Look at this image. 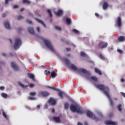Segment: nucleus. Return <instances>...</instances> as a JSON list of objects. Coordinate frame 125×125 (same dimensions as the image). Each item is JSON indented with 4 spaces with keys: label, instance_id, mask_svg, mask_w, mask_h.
Instances as JSON below:
<instances>
[{
    "label": "nucleus",
    "instance_id": "obj_1",
    "mask_svg": "<svg viewBox=\"0 0 125 125\" xmlns=\"http://www.w3.org/2000/svg\"><path fill=\"white\" fill-rule=\"evenodd\" d=\"M96 86L97 88H98V89L103 91L104 94H105V95L107 96V98H108L111 106H113V100H112L110 95H109V93L110 92V89L109 88V87L107 86H105L103 84H98Z\"/></svg>",
    "mask_w": 125,
    "mask_h": 125
},
{
    "label": "nucleus",
    "instance_id": "obj_2",
    "mask_svg": "<svg viewBox=\"0 0 125 125\" xmlns=\"http://www.w3.org/2000/svg\"><path fill=\"white\" fill-rule=\"evenodd\" d=\"M69 108L71 112H73L74 113L76 112L80 115H83V114L84 113V111L82 110V107L78 104H71Z\"/></svg>",
    "mask_w": 125,
    "mask_h": 125
},
{
    "label": "nucleus",
    "instance_id": "obj_3",
    "mask_svg": "<svg viewBox=\"0 0 125 125\" xmlns=\"http://www.w3.org/2000/svg\"><path fill=\"white\" fill-rule=\"evenodd\" d=\"M48 88H50L51 89H53V90H55V91H59V93L58 94V96L61 98V99H63V96H65L66 94L62 92V91H60L59 89L56 88L55 87H51L49 86H47Z\"/></svg>",
    "mask_w": 125,
    "mask_h": 125
},
{
    "label": "nucleus",
    "instance_id": "obj_4",
    "mask_svg": "<svg viewBox=\"0 0 125 125\" xmlns=\"http://www.w3.org/2000/svg\"><path fill=\"white\" fill-rule=\"evenodd\" d=\"M70 68L72 70H73V71H78V72H80V73L87 74V70L83 68L78 69L77 66H76V65H75L74 64H71L70 65Z\"/></svg>",
    "mask_w": 125,
    "mask_h": 125
},
{
    "label": "nucleus",
    "instance_id": "obj_5",
    "mask_svg": "<svg viewBox=\"0 0 125 125\" xmlns=\"http://www.w3.org/2000/svg\"><path fill=\"white\" fill-rule=\"evenodd\" d=\"M44 43L45 44V45L51 51L53 52H55V50H54V48H53V47L52 46V44H51V42H49L48 40H44Z\"/></svg>",
    "mask_w": 125,
    "mask_h": 125
},
{
    "label": "nucleus",
    "instance_id": "obj_6",
    "mask_svg": "<svg viewBox=\"0 0 125 125\" xmlns=\"http://www.w3.org/2000/svg\"><path fill=\"white\" fill-rule=\"evenodd\" d=\"M22 42H21V39L20 38H16L15 39V42L14 45V49L16 50L18 49L20 46H21V44Z\"/></svg>",
    "mask_w": 125,
    "mask_h": 125
},
{
    "label": "nucleus",
    "instance_id": "obj_7",
    "mask_svg": "<svg viewBox=\"0 0 125 125\" xmlns=\"http://www.w3.org/2000/svg\"><path fill=\"white\" fill-rule=\"evenodd\" d=\"M108 45V43L107 42H104L101 41L98 45L99 48L101 47L102 49H103V48H105V47H107Z\"/></svg>",
    "mask_w": 125,
    "mask_h": 125
},
{
    "label": "nucleus",
    "instance_id": "obj_8",
    "mask_svg": "<svg viewBox=\"0 0 125 125\" xmlns=\"http://www.w3.org/2000/svg\"><path fill=\"white\" fill-rule=\"evenodd\" d=\"M39 95H42L43 97H46L49 95V93L45 91H41L39 92Z\"/></svg>",
    "mask_w": 125,
    "mask_h": 125
},
{
    "label": "nucleus",
    "instance_id": "obj_9",
    "mask_svg": "<svg viewBox=\"0 0 125 125\" xmlns=\"http://www.w3.org/2000/svg\"><path fill=\"white\" fill-rule=\"evenodd\" d=\"M28 31L31 35H35V30H34V27H29L27 28Z\"/></svg>",
    "mask_w": 125,
    "mask_h": 125
},
{
    "label": "nucleus",
    "instance_id": "obj_10",
    "mask_svg": "<svg viewBox=\"0 0 125 125\" xmlns=\"http://www.w3.org/2000/svg\"><path fill=\"white\" fill-rule=\"evenodd\" d=\"M11 67L12 68L14 69L15 71H18L19 70V67H18V66H17V65L15 64V63H14V62H11Z\"/></svg>",
    "mask_w": 125,
    "mask_h": 125
},
{
    "label": "nucleus",
    "instance_id": "obj_11",
    "mask_svg": "<svg viewBox=\"0 0 125 125\" xmlns=\"http://www.w3.org/2000/svg\"><path fill=\"white\" fill-rule=\"evenodd\" d=\"M105 124L106 125H117V123L111 121H106L105 122Z\"/></svg>",
    "mask_w": 125,
    "mask_h": 125
},
{
    "label": "nucleus",
    "instance_id": "obj_12",
    "mask_svg": "<svg viewBox=\"0 0 125 125\" xmlns=\"http://www.w3.org/2000/svg\"><path fill=\"white\" fill-rule=\"evenodd\" d=\"M4 26L6 29H7V30H10V25H9V22L7 21L4 22Z\"/></svg>",
    "mask_w": 125,
    "mask_h": 125
},
{
    "label": "nucleus",
    "instance_id": "obj_13",
    "mask_svg": "<svg viewBox=\"0 0 125 125\" xmlns=\"http://www.w3.org/2000/svg\"><path fill=\"white\" fill-rule=\"evenodd\" d=\"M49 103L51 104V105H55L56 103V101L54 99L50 98L48 101Z\"/></svg>",
    "mask_w": 125,
    "mask_h": 125
},
{
    "label": "nucleus",
    "instance_id": "obj_14",
    "mask_svg": "<svg viewBox=\"0 0 125 125\" xmlns=\"http://www.w3.org/2000/svg\"><path fill=\"white\" fill-rule=\"evenodd\" d=\"M36 21L38 23H40V24H42V26H43L44 28H46V26L45 25V24H44V22H43L42 21L37 18L36 19Z\"/></svg>",
    "mask_w": 125,
    "mask_h": 125
},
{
    "label": "nucleus",
    "instance_id": "obj_15",
    "mask_svg": "<svg viewBox=\"0 0 125 125\" xmlns=\"http://www.w3.org/2000/svg\"><path fill=\"white\" fill-rule=\"evenodd\" d=\"M86 116L88 118H92L93 117V113L90 112L89 110L87 111L86 112Z\"/></svg>",
    "mask_w": 125,
    "mask_h": 125
},
{
    "label": "nucleus",
    "instance_id": "obj_16",
    "mask_svg": "<svg viewBox=\"0 0 125 125\" xmlns=\"http://www.w3.org/2000/svg\"><path fill=\"white\" fill-rule=\"evenodd\" d=\"M117 25L119 27L122 26V19H121V17L117 18Z\"/></svg>",
    "mask_w": 125,
    "mask_h": 125
},
{
    "label": "nucleus",
    "instance_id": "obj_17",
    "mask_svg": "<svg viewBox=\"0 0 125 125\" xmlns=\"http://www.w3.org/2000/svg\"><path fill=\"white\" fill-rule=\"evenodd\" d=\"M55 14L57 16H61L62 14H63V11L61 10H59L58 12L55 13Z\"/></svg>",
    "mask_w": 125,
    "mask_h": 125
},
{
    "label": "nucleus",
    "instance_id": "obj_18",
    "mask_svg": "<svg viewBox=\"0 0 125 125\" xmlns=\"http://www.w3.org/2000/svg\"><path fill=\"white\" fill-rule=\"evenodd\" d=\"M54 121L56 122V123H60V117L54 116L53 117Z\"/></svg>",
    "mask_w": 125,
    "mask_h": 125
},
{
    "label": "nucleus",
    "instance_id": "obj_19",
    "mask_svg": "<svg viewBox=\"0 0 125 125\" xmlns=\"http://www.w3.org/2000/svg\"><path fill=\"white\" fill-rule=\"evenodd\" d=\"M18 84L21 86V87H22V88H27L28 87V85H25L23 83H21V82H18Z\"/></svg>",
    "mask_w": 125,
    "mask_h": 125
},
{
    "label": "nucleus",
    "instance_id": "obj_20",
    "mask_svg": "<svg viewBox=\"0 0 125 125\" xmlns=\"http://www.w3.org/2000/svg\"><path fill=\"white\" fill-rule=\"evenodd\" d=\"M95 73H97V74H99L100 76L102 75V73H101V71L99 69H98L97 68H94Z\"/></svg>",
    "mask_w": 125,
    "mask_h": 125
},
{
    "label": "nucleus",
    "instance_id": "obj_21",
    "mask_svg": "<svg viewBox=\"0 0 125 125\" xmlns=\"http://www.w3.org/2000/svg\"><path fill=\"white\" fill-rule=\"evenodd\" d=\"M108 3L105 2L104 3L103 5V8L104 10H105V9H107V8L108 7Z\"/></svg>",
    "mask_w": 125,
    "mask_h": 125
},
{
    "label": "nucleus",
    "instance_id": "obj_22",
    "mask_svg": "<svg viewBox=\"0 0 125 125\" xmlns=\"http://www.w3.org/2000/svg\"><path fill=\"white\" fill-rule=\"evenodd\" d=\"M50 76L52 78H55L57 76V74H56L55 71H52Z\"/></svg>",
    "mask_w": 125,
    "mask_h": 125
},
{
    "label": "nucleus",
    "instance_id": "obj_23",
    "mask_svg": "<svg viewBox=\"0 0 125 125\" xmlns=\"http://www.w3.org/2000/svg\"><path fill=\"white\" fill-rule=\"evenodd\" d=\"M125 40V36H120L118 39V41L119 42H124Z\"/></svg>",
    "mask_w": 125,
    "mask_h": 125
},
{
    "label": "nucleus",
    "instance_id": "obj_24",
    "mask_svg": "<svg viewBox=\"0 0 125 125\" xmlns=\"http://www.w3.org/2000/svg\"><path fill=\"white\" fill-rule=\"evenodd\" d=\"M22 2L25 4H30L31 3V1L29 0H22Z\"/></svg>",
    "mask_w": 125,
    "mask_h": 125
},
{
    "label": "nucleus",
    "instance_id": "obj_25",
    "mask_svg": "<svg viewBox=\"0 0 125 125\" xmlns=\"http://www.w3.org/2000/svg\"><path fill=\"white\" fill-rule=\"evenodd\" d=\"M91 80H92V81H94V82H97V81H98V79H97V77L95 76L91 77Z\"/></svg>",
    "mask_w": 125,
    "mask_h": 125
},
{
    "label": "nucleus",
    "instance_id": "obj_26",
    "mask_svg": "<svg viewBox=\"0 0 125 125\" xmlns=\"http://www.w3.org/2000/svg\"><path fill=\"white\" fill-rule=\"evenodd\" d=\"M28 78H29L30 79H32V80H34L35 76H34V75L31 74V73H29L28 74Z\"/></svg>",
    "mask_w": 125,
    "mask_h": 125
},
{
    "label": "nucleus",
    "instance_id": "obj_27",
    "mask_svg": "<svg viewBox=\"0 0 125 125\" xmlns=\"http://www.w3.org/2000/svg\"><path fill=\"white\" fill-rule=\"evenodd\" d=\"M66 21L68 25L71 24V23L72 22V21H71V20L69 18L66 19Z\"/></svg>",
    "mask_w": 125,
    "mask_h": 125
},
{
    "label": "nucleus",
    "instance_id": "obj_28",
    "mask_svg": "<svg viewBox=\"0 0 125 125\" xmlns=\"http://www.w3.org/2000/svg\"><path fill=\"white\" fill-rule=\"evenodd\" d=\"M2 115L4 117V119H6V120H8V118L7 117V115H6V114H5V112H4V111L2 112Z\"/></svg>",
    "mask_w": 125,
    "mask_h": 125
},
{
    "label": "nucleus",
    "instance_id": "obj_29",
    "mask_svg": "<svg viewBox=\"0 0 125 125\" xmlns=\"http://www.w3.org/2000/svg\"><path fill=\"white\" fill-rule=\"evenodd\" d=\"M99 57L102 59V60H105V57H104V56L102 54H99Z\"/></svg>",
    "mask_w": 125,
    "mask_h": 125
},
{
    "label": "nucleus",
    "instance_id": "obj_30",
    "mask_svg": "<svg viewBox=\"0 0 125 125\" xmlns=\"http://www.w3.org/2000/svg\"><path fill=\"white\" fill-rule=\"evenodd\" d=\"M117 108H118V110L120 111V112H122V104H119L118 106H117Z\"/></svg>",
    "mask_w": 125,
    "mask_h": 125
},
{
    "label": "nucleus",
    "instance_id": "obj_31",
    "mask_svg": "<svg viewBox=\"0 0 125 125\" xmlns=\"http://www.w3.org/2000/svg\"><path fill=\"white\" fill-rule=\"evenodd\" d=\"M30 96H36L37 95V93L34 92H31L29 93Z\"/></svg>",
    "mask_w": 125,
    "mask_h": 125
},
{
    "label": "nucleus",
    "instance_id": "obj_32",
    "mask_svg": "<svg viewBox=\"0 0 125 125\" xmlns=\"http://www.w3.org/2000/svg\"><path fill=\"white\" fill-rule=\"evenodd\" d=\"M69 108V104L68 103L64 104V109L67 110Z\"/></svg>",
    "mask_w": 125,
    "mask_h": 125
},
{
    "label": "nucleus",
    "instance_id": "obj_33",
    "mask_svg": "<svg viewBox=\"0 0 125 125\" xmlns=\"http://www.w3.org/2000/svg\"><path fill=\"white\" fill-rule=\"evenodd\" d=\"M71 31L72 33H74V34H79V31L76 29H72Z\"/></svg>",
    "mask_w": 125,
    "mask_h": 125
},
{
    "label": "nucleus",
    "instance_id": "obj_34",
    "mask_svg": "<svg viewBox=\"0 0 125 125\" xmlns=\"http://www.w3.org/2000/svg\"><path fill=\"white\" fill-rule=\"evenodd\" d=\"M1 96H2V97H3V98H6V97H7V94H6L4 93H2L1 94Z\"/></svg>",
    "mask_w": 125,
    "mask_h": 125
},
{
    "label": "nucleus",
    "instance_id": "obj_35",
    "mask_svg": "<svg viewBox=\"0 0 125 125\" xmlns=\"http://www.w3.org/2000/svg\"><path fill=\"white\" fill-rule=\"evenodd\" d=\"M64 61H65L66 64H67V65H69V64H70V61L69 60H68L67 59H65Z\"/></svg>",
    "mask_w": 125,
    "mask_h": 125
},
{
    "label": "nucleus",
    "instance_id": "obj_36",
    "mask_svg": "<svg viewBox=\"0 0 125 125\" xmlns=\"http://www.w3.org/2000/svg\"><path fill=\"white\" fill-rule=\"evenodd\" d=\"M47 12H48V13H49L50 17H52V13H51V11L49 9H48Z\"/></svg>",
    "mask_w": 125,
    "mask_h": 125
},
{
    "label": "nucleus",
    "instance_id": "obj_37",
    "mask_svg": "<svg viewBox=\"0 0 125 125\" xmlns=\"http://www.w3.org/2000/svg\"><path fill=\"white\" fill-rule=\"evenodd\" d=\"M93 120H95V121L96 122H98V121H99V118L96 117V116H94L93 117Z\"/></svg>",
    "mask_w": 125,
    "mask_h": 125
},
{
    "label": "nucleus",
    "instance_id": "obj_38",
    "mask_svg": "<svg viewBox=\"0 0 125 125\" xmlns=\"http://www.w3.org/2000/svg\"><path fill=\"white\" fill-rule=\"evenodd\" d=\"M24 19V17L22 16H19L18 17V20H21V19Z\"/></svg>",
    "mask_w": 125,
    "mask_h": 125
},
{
    "label": "nucleus",
    "instance_id": "obj_39",
    "mask_svg": "<svg viewBox=\"0 0 125 125\" xmlns=\"http://www.w3.org/2000/svg\"><path fill=\"white\" fill-rule=\"evenodd\" d=\"M81 56L84 57V56H86V55L84 53V52H81Z\"/></svg>",
    "mask_w": 125,
    "mask_h": 125
},
{
    "label": "nucleus",
    "instance_id": "obj_40",
    "mask_svg": "<svg viewBox=\"0 0 125 125\" xmlns=\"http://www.w3.org/2000/svg\"><path fill=\"white\" fill-rule=\"evenodd\" d=\"M55 29L58 30V31H61V27L59 26H55Z\"/></svg>",
    "mask_w": 125,
    "mask_h": 125
},
{
    "label": "nucleus",
    "instance_id": "obj_41",
    "mask_svg": "<svg viewBox=\"0 0 125 125\" xmlns=\"http://www.w3.org/2000/svg\"><path fill=\"white\" fill-rule=\"evenodd\" d=\"M45 75L46 76H48V75H49V74H50V71H47V70H45Z\"/></svg>",
    "mask_w": 125,
    "mask_h": 125
},
{
    "label": "nucleus",
    "instance_id": "obj_42",
    "mask_svg": "<svg viewBox=\"0 0 125 125\" xmlns=\"http://www.w3.org/2000/svg\"><path fill=\"white\" fill-rule=\"evenodd\" d=\"M34 86H35V84L30 83L29 84V87H30V88H33V87H34Z\"/></svg>",
    "mask_w": 125,
    "mask_h": 125
},
{
    "label": "nucleus",
    "instance_id": "obj_43",
    "mask_svg": "<svg viewBox=\"0 0 125 125\" xmlns=\"http://www.w3.org/2000/svg\"><path fill=\"white\" fill-rule=\"evenodd\" d=\"M118 52H119V53H120L121 54H123V50H122L121 49H118L117 50Z\"/></svg>",
    "mask_w": 125,
    "mask_h": 125
},
{
    "label": "nucleus",
    "instance_id": "obj_44",
    "mask_svg": "<svg viewBox=\"0 0 125 125\" xmlns=\"http://www.w3.org/2000/svg\"><path fill=\"white\" fill-rule=\"evenodd\" d=\"M26 22L27 23H28V24H32V21H31L29 20H27Z\"/></svg>",
    "mask_w": 125,
    "mask_h": 125
},
{
    "label": "nucleus",
    "instance_id": "obj_45",
    "mask_svg": "<svg viewBox=\"0 0 125 125\" xmlns=\"http://www.w3.org/2000/svg\"><path fill=\"white\" fill-rule=\"evenodd\" d=\"M28 99H29V100H35V98H33V97H28Z\"/></svg>",
    "mask_w": 125,
    "mask_h": 125
},
{
    "label": "nucleus",
    "instance_id": "obj_46",
    "mask_svg": "<svg viewBox=\"0 0 125 125\" xmlns=\"http://www.w3.org/2000/svg\"><path fill=\"white\" fill-rule=\"evenodd\" d=\"M120 81L121 82V83H125V79L121 78Z\"/></svg>",
    "mask_w": 125,
    "mask_h": 125
},
{
    "label": "nucleus",
    "instance_id": "obj_47",
    "mask_svg": "<svg viewBox=\"0 0 125 125\" xmlns=\"http://www.w3.org/2000/svg\"><path fill=\"white\" fill-rule=\"evenodd\" d=\"M5 0V4H7L9 0Z\"/></svg>",
    "mask_w": 125,
    "mask_h": 125
},
{
    "label": "nucleus",
    "instance_id": "obj_48",
    "mask_svg": "<svg viewBox=\"0 0 125 125\" xmlns=\"http://www.w3.org/2000/svg\"><path fill=\"white\" fill-rule=\"evenodd\" d=\"M0 90H3L4 89V86H0Z\"/></svg>",
    "mask_w": 125,
    "mask_h": 125
},
{
    "label": "nucleus",
    "instance_id": "obj_49",
    "mask_svg": "<svg viewBox=\"0 0 125 125\" xmlns=\"http://www.w3.org/2000/svg\"><path fill=\"white\" fill-rule=\"evenodd\" d=\"M14 9H15L16 8H18V5H15L14 6Z\"/></svg>",
    "mask_w": 125,
    "mask_h": 125
},
{
    "label": "nucleus",
    "instance_id": "obj_50",
    "mask_svg": "<svg viewBox=\"0 0 125 125\" xmlns=\"http://www.w3.org/2000/svg\"><path fill=\"white\" fill-rule=\"evenodd\" d=\"M37 31L38 32V33H40V32H41V29H40V28L39 27H37Z\"/></svg>",
    "mask_w": 125,
    "mask_h": 125
},
{
    "label": "nucleus",
    "instance_id": "obj_51",
    "mask_svg": "<svg viewBox=\"0 0 125 125\" xmlns=\"http://www.w3.org/2000/svg\"><path fill=\"white\" fill-rule=\"evenodd\" d=\"M95 15L96 17H99V14H98L97 13H95Z\"/></svg>",
    "mask_w": 125,
    "mask_h": 125
},
{
    "label": "nucleus",
    "instance_id": "obj_52",
    "mask_svg": "<svg viewBox=\"0 0 125 125\" xmlns=\"http://www.w3.org/2000/svg\"><path fill=\"white\" fill-rule=\"evenodd\" d=\"M2 17H3V18H4V17H6V14L3 13V14H2Z\"/></svg>",
    "mask_w": 125,
    "mask_h": 125
},
{
    "label": "nucleus",
    "instance_id": "obj_53",
    "mask_svg": "<svg viewBox=\"0 0 125 125\" xmlns=\"http://www.w3.org/2000/svg\"><path fill=\"white\" fill-rule=\"evenodd\" d=\"M67 51H71V48H66Z\"/></svg>",
    "mask_w": 125,
    "mask_h": 125
},
{
    "label": "nucleus",
    "instance_id": "obj_54",
    "mask_svg": "<svg viewBox=\"0 0 125 125\" xmlns=\"http://www.w3.org/2000/svg\"><path fill=\"white\" fill-rule=\"evenodd\" d=\"M121 94L123 95V97H125V93L122 92Z\"/></svg>",
    "mask_w": 125,
    "mask_h": 125
},
{
    "label": "nucleus",
    "instance_id": "obj_55",
    "mask_svg": "<svg viewBox=\"0 0 125 125\" xmlns=\"http://www.w3.org/2000/svg\"><path fill=\"white\" fill-rule=\"evenodd\" d=\"M37 108H38L39 109V110H40V109H41V105H38L37 106Z\"/></svg>",
    "mask_w": 125,
    "mask_h": 125
},
{
    "label": "nucleus",
    "instance_id": "obj_56",
    "mask_svg": "<svg viewBox=\"0 0 125 125\" xmlns=\"http://www.w3.org/2000/svg\"><path fill=\"white\" fill-rule=\"evenodd\" d=\"M25 9L24 8H21V10H20V12H22V11H24V10Z\"/></svg>",
    "mask_w": 125,
    "mask_h": 125
},
{
    "label": "nucleus",
    "instance_id": "obj_57",
    "mask_svg": "<svg viewBox=\"0 0 125 125\" xmlns=\"http://www.w3.org/2000/svg\"><path fill=\"white\" fill-rule=\"evenodd\" d=\"M18 30L19 32H20V31L22 30V28L19 27Z\"/></svg>",
    "mask_w": 125,
    "mask_h": 125
},
{
    "label": "nucleus",
    "instance_id": "obj_58",
    "mask_svg": "<svg viewBox=\"0 0 125 125\" xmlns=\"http://www.w3.org/2000/svg\"><path fill=\"white\" fill-rule=\"evenodd\" d=\"M54 112H55V109H54V108H52V113H54Z\"/></svg>",
    "mask_w": 125,
    "mask_h": 125
},
{
    "label": "nucleus",
    "instance_id": "obj_59",
    "mask_svg": "<svg viewBox=\"0 0 125 125\" xmlns=\"http://www.w3.org/2000/svg\"><path fill=\"white\" fill-rule=\"evenodd\" d=\"M9 41L11 44H12V40L11 39H9Z\"/></svg>",
    "mask_w": 125,
    "mask_h": 125
},
{
    "label": "nucleus",
    "instance_id": "obj_60",
    "mask_svg": "<svg viewBox=\"0 0 125 125\" xmlns=\"http://www.w3.org/2000/svg\"><path fill=\"white\" fill-rule=\"evenodd\" d=\"M2 56H6V54L5 53H3L2 54Z\"/></svg>",
    "mask_w": 125,
    "mask_h": 125
},
{
    "label": "nucleus",
    "instance_id": "obj_61",
    "mask_svg": "<svg viewBox=\"0 0 125 125\" xmlns=\"http://www.w3.org/2000/svg\"><path fill=\"white\" fill-rule=\"evenodd\" d=\"M78 125H83V124L82 123H81L80 122H78Z\"/></svg>",
    "mask_w": 125,
    "mask_h": 125
},
{
    "label": "nucleus",
    "instance_id": "obj_62",
    "mask_svg": "<svg viewBox=\"0 0 125 125\" xmlns=\"http://www.w3.org/2000/svg\"><path fill=\"white\" fill-rule=\"evenodd\" d=\"M84 125H88V124L87 123V122H85L84 123Z\"/></svg>",
    "mask_w": 125,
    "mask_h": 125
},
{
    "label": "nucleus",
    "instance_id": "obj_63",
    "mask_svg": "<svg viewBox=\"0 0 125 125\" xmlns=\"http://www.w3.org/2000/svg\"><path fill=\"white\" fill-rule=\"evenodd\" d=\"M111 49L112 50H113V47L111 48Z\"/></svg>",
    "mask_w": 125,
    "mask_h": 125
},
{
    "label": "nucleus",
    "instance_id": "obj_64",
    "mask_svg": "<svg viewBox=\"0 0 125 125\" xmlns=\"http://www.w3.org/2000/svg\"><path fill=\"white\" fill-rule=\"evenodd\" d=\"M45 107H46V108H47V106L46 105H45Z\"/></svg>",
    "mask_w": 125,
    "mask_h": 125
}]
</instances>
